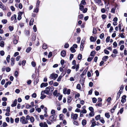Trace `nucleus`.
Segmentation results:
<instances>
[{"instance_id":"obj_61","label":"nucleus","mask_w":127,"mask_h":127,"mask_svg":"<svg viewBox=\"0 0 127 127\" xmlns=\"http://www.w3.org/2000/svg\"><path fill=\"white\" fill-rule=\"evenodd\" d=\"M1 22L3 24H6L7 22V20L6 19H3L2 20Z\"/></svg>"},{"instance_id":"obj_12","label":"nucleus","mask_w":127,"mask_h":127,"mask_svg":"<svg viewBox=\"0 0 127 127\" xmlns=\"http://www.w3.org/2000/svg\"><path fill=\"white\" fill-rule=\"evenodd\" d=\"M48 85L47 83H42L40 85V87L42 88L43 87H45Z\"/></svg>"},{"instance_id":"obj_34","label":"nucleus","mask_w":127,"mask_h":127,"mask_svg":"<svg viewBox=\"0 0 127 127\" xmlns=\"http://www.w3.org/2000/svg\"><path fill=\"white\" fill-rule=\"evenodd\" d=\"M89 116L90 117L93 116L95 115L94 112H91L89 114Z\"/></svg>"},{"instance_id":"obj_57","label":"nucleus","mask_w":127,"mask_h":127,"mask_svg":"<svg viewBox=\"0 0 127 127\" xmlns=\"http://www.w3.org/2000/svg\"><path fill=\"white\" fill-rule=\"evenodd\" d=\"M73 57L74 55L73 54H70V55L69 60H71L73 58Z\"/></svg>"},{"instance_id":"obj_48","label":"nucleus","mask_w":127,"mask_h":127,"mask_svg":"<svg viewBox=\"0 0 127 127\" xmlns=\"http://www.w3.org/2000/svg\"><path fill=\"white\" fill-rule=\"evenodd\" d=\"M95 73L96 74V77H98L99 75V73L98 70H96L95 71Z\"/></svg>"},{"instance_id":"obj_36","label":"nucleus","mask_w":127,"mask_h":127,"mask_svg":"<svg viewBox=\"0 0 127 127\" xmlns=\"http://www.w3.org/2000/svg\"><path fill=\"white\" fill-rule=\"evenodd\" d=\"M63 77V76H62V75H60V76H59L58 77V79L57 80V81L58 82H59L61 81V79Z\"/></svg>"},{"instance_id":"obj_16","label":"nucleus","mask_w":127,"mask_h":127,"mask_svg":"<svg viewBox=\"0 0 127 127\" xmlns=\"http://www.w3.org/2000/svg\"><path fill=\"white\" fill-rule=\"evenodd\" d=\"M117 7V5L116 6L112 8L111 10V12L114 13H115V10Z\"/></svg>"},{"instance_id":"obj_9","label":"nucleus","mask_w":127,"mask_h":127,"mask_svg":"<svg viewBox=\"0 0 127 127\" xmlns=\"http://www.w3.org/2000/svg\"><path fill=\"white\" fill-rule=\"evenodd\" d=\"M79 67V64H77L76 66L74 65L73 66L71 67V68L75 69V68L76 69V71H77L78 70V69Z\"/></svg>"},{"instance_id":"obj_37","label":"nucleus","mask_w":127,"mask_h":127,"mask_svg":"<svg viewBox=\"0 0 127 127\" xmlns=\"http://www.w3.org/2000/svg\"><path fill=\"white\" fill-rule=\"evenodd\" d=\"M101 119H100V121L101 122L102 124H104L105 123V121L103 118L102 117L101 118Z\"/></svg>"},{"instance_id":"obj_41","label":"nucleus","mask_w":127,"mask_h":127,"mask_svg":"<svg viewBox=\"0 0 127 127\" xmlns=\"http://www.w3.org/2000/svg\"><path fill=\"white\" fill-rule=\"evenodd\" d=\"M86 3L85 0H82L80 4H82L83 5H85L86 4Z\"/></svg>"},{"instance_id":"obj_35","label":"nucleus","mask_w":127,"mask_h":127,"mask_svg":"<svg viewBox=\"0 0 127 127\" xmlns=\"http://www.w3.org/2000/svg\"><path fill=\"white\" fill-rule=\"evenodd\" d=\"M69 44L68 43H65L64 45V47L65 48H67L69 47Z\"/></svg>"},{"instance_id":"obj_26","label":"nucleus","mask_w":127,"mask_h":127,"mask_svg":"<svg viewBox=\"0 0 127 127\" xmlns=\"http://www.w3.org/2000/svg\"><path fill=\"white\" fill-rule=\"evenodd\" d=\"M101 118L100 115L96 116L95 117V119L96 120H97Z\"/></svg>"},{"instance_id":"obj_45","label":"nucleus","mask_w":127,"mask_h":127,"mask_svg":"<svg viewBox=\"0 0 127 127\" xmlns=\"http://www.w3.org/2000/svg\"><path fill=\"white\" fill-rule=\"evenodd\" d=\"M111 97H108V98L106 100L107 102L110 103L111 102L110 101L111 100Z\"/></svg>"},{"instance_id":"obj_46","label":"nucleus","mask_w":127,"mask_h":127,"mask_svg":"<svg viewBox=\"0 0 127 127\" xmlns=\"http://www.w3.org/2000/svg\"><path fill=\"white\" fill-rule=\"evenodd\" d=\"M76 88L77 89L80 90L81 89V86L79 84H77Z\"/></svg>"},{"instance_id":"obj_60","label":"nucleus","mask_w":127,"mask_h":127,"mask_svg":"<svg viewBox=\"0 0 127 127\" xmlns=\"http://www.w3.org/2000/svg\"><path fill=\"white\" fill-rule=\"evenodd\" d=\"M102 104L101 103H98L95 104V105L96 106H98L99 107H101L102 106Z\"/></svg>"},{"instance_id":"obj_31","label":"nucleus","mask_w":127,"mask_h":127,"mask_svg":"<svg viewBox=\"0 0 127 127\" xmlns=\"http://www.w3.org/2000/svg\"><path fill=\"white\" fill-rule=\"evenodd\" d=\"M93 102L94 103H95L96 102L97 99L95 97H93L92 99Z\"/></svg>"},{"instance_id":"obj_15","label":"nucleus","mask_w":127,"mask_h":127,"mask_svg":"<svg viewBox=\"0 0 127 127\" xmlns=\"http://www.w3.org/2000/svg\"><path fill=\"white\" fill-rule=\"evenodd\" d=\"M87 122L85 119L83 120L82 122V124L83 126H85L87 124Z\"/></svg>"},{"instance_id":"obj_33","label":"nucleus","mask_w":127,"mask_h":127,"mask_svg":"<svg viewBox=\"0 0 127 127\" xmlns=\"http://www.w3.org/2000/svg\"><path fill=\"white\" fill-rule=\"evenodd\" d=\"M104 53L108 55L109 53V52L107 50L105 49L104 50Z\"/></svg>"},{"instance_id":"obj_64","label":"nucleus","mask_w":127,"mask_h":127,"mask_svg":"<svg viewBox=\"0 0 127 127\" xmlns=\"http://www.w3.org/2000/svg\"><path fill=\"white\" fill-rule=\"evenodd\" d=\"M82 113L86 114L87 113V111L86 109H83L81 111H80Z\"/></svg>"},{"instance_id":"obj_39","label":"nucleus","mask_w":127,"mask_h":127,"mask_svg":"<svg viewBox=\"0 0 127 127\" xmlns=\"http://www.w3.org/2000/svg\"><path fill=\"white\" fill-rule=\"evenodd\" d=\"M89 110L91 111V112H94V109L92 107H90L89 108Z\"/></svg>"},{"instance_id":"obj_22","label":"nucleus","mask_w":127,"mask_h":127,"mask_svg":"<svg viewBox=\"0 0 127 127\" xmlns=\"http://www.w3.org/2000/svg\"><path fill=\"white\" fill-rule=\"evenodd\" d=\"M34 21V19L33 18H32L30 21L29 23V25L30 26H31L32 25H33V22Z\"/></svg>"},{"instance_id":"obj_29","label":"nucleus","mask_w":127,"mask_h":127,"mask_svg":"<svg viewBox=\"0 0 127 127\" xmlns=\"http://www.w3.org/2000/svg\"><path fill=\"white\" fill-rule=\"evenodd\" d=\"M118 20V18L117 17H114V18H113V21H114L115 23L116 24L117 23V21Z\"/></svg>"},{"instance_id":"obj_30","label":"nucleus","mask_w":127,"mask_h":127,"mask_svg":"<svg viewBox=\"0 0 127 127\" xmlns=\"http://www.w3.org/2000/svg\"><path fill=\"white\" fill-rule=\"evenodd\" d=\"M58 91L57 90H55L53 92V94L54 96H56L57 95V93Z\"/></svg>"},{"instance_id":"obj_11","label":"nucleus","mask_w":127,"mask_h":127,"mask_svg":"<svg viewBox=\"0 0 127 127\" xmlns=\"http://www.w3.org/2000/svg\"><path fill=\"white\" fill-rule=\"evenodd\" d=\"M23 14L22 12L20 11L18 13V15L17 18V19L19 20H20L22 18L21 16Z\"/></svg>"},{"instance_id":"obj_14","label":"nucleus","mask_w":127,"mask_h":127,"mask_svg":"<svg viewBox=\"0 0 127 127\" xmlns=\"http://www.w3.org/2000/svg\"><path fill=\"white\" fill-rule=\"evenodd\" d=\"M17 104V100L15 99L14 102L11 105V106L12 107H14L16 106Z\"/></svg>"},{"instance_id":"obj_5","label":"nucleus","mask_w":127,"mask_h":127,"mask_svg":"<svg viewBox=\"0 0 127 127\" xmlns=\"http://www.w3.org/2000/svg\"><path fill=\"white\" fill-rule=\"evenodd\" d=\"M57 115L56 114L50 116L49 118V120L51 122L55 121L56 119Z\"/></svg>"},{"instance_id":"obj_18","label":"nucleus","mask_w":127,"mask_h":127,"mask_svg":"<svg viewBox=\"0 0 127 127\" xmlns=\"http://www.w3.org/2000/svg\"><path fill=\"white\" fill-rule=\"evenodd\" d=\"M96 52L94 51H93L91 52L90 53V56L93 57L95 56V55L96 54Z\"/></svg>"},{"instance_id":"obj_10","label":"nucleus","mask_w":127,"mask_h":127,"mask_svg":"<svg viewBox=\"0 0 127 127\" xmlns=\"http://www.w3.org/2000/svg\"><path fill=\"white\" fill-rule=\"evenodd\" d=\"M66 51L64 50L62 51L61 53V55L63 57H64L66 55Z\"/></svg>"},{"instance_id":"obj_32","label":"nucleus","mask_w":127,"mask_h":127,"mask_svg":"<svg viewBox=\"0 0 127 127\" xmlns=\"http://www.w3.org/2000/svg\"><path fill=\"white\" fill-rule=\"evenodd\" d=\"M93 57H89L87 59V61L89 62H91L93 58Z\"/></svg>"},{"instance_id":"obj_27","label":"nucleus","mask_w":127,"mask_h":127,"mask_svg":"<svg viewBox=\"0 0 127 127\" xmlns=\"http://www.w3.org/2000/svg\"><path fill=\"white\" fill-rule=\"evenodd\" d=\"M79 9L81 11H83L84 8V6L83 5L81 6V4H80L79 5Z\"/></svg>"},{"instance_id":"obj_44","label":"nucleus","mask_w":127,"mask_h":127,"mask_svg":"<svg viewBox=\"0 0 127 127\" xmlns=\"http://www.w3.org/2000/svg\"><path fill=\"white\" fill-rule=\"evenodd\" d=\"M97 30L95 28H94L93 29V34H95L96 33Z\"/></svg>"},{"instance_id":"obj_50","label":"nucleus","mask_w":127,"mask_h":127,"mask_svg":"<svg viewBox=\"0 0 127 127\" xmlns=\"http://www.w3.org/2000/svg\"><path fill=\"white\" fill-rule=\"evenodd\" d=\"M73 121L74 122H73V124L74 125H76L77 126H78L79 125L78 121Z\"/></svg>"},{"instance_id":"obj_51","label":"nucleus","mask_w":127,"mask_h":127,"mask_svg":"<svg viewBox=\"0 0 127 127\" xmlns=\"http://www.w3.org/2000/svg\"><path fill=\"white\" fill-rule=\"evenodd\" d=\"M124 111V108L123 107H122L120 109V110L119 111V112L121 114H122Z\"/></svg>"},{"instance_id":"obj_17","label":"nucleus","mask_w":127,"mask_h":127,"mask_svg":"<svg viewBox=\"0 0 127 127\" xmlns=\"http://www.w3.org/2000/svg\"><path fill=\"white\" fill-rule=\"evenodd\" d=\"M11 65L12 66H13L14 64V59L13 58H11Z\"/></svg>"},{"instance_id":"obj_52","label":"nucleus","mask_w":127,"mask_h":127,"mask_svg":"<svg viewBox=\"0 0 127 127\" xmlns=\"http://www.w3.org/2000/svg\"><path fill=\"white\" fill-rule=\"evenodd\" d=\"M52 56V53L51 52H50L48 54V58H50Z\"/></svg>"},{"instance_id":"obj_1","label":"nucleus","mask_w":127,"mask_h":127,"mask_svg":"<svg viewBox=\"0 0 127 127\" xmlns=\"http://www.w3.org/2000/svg\"><path fill=\"white\" fill-rule=\"evenodd\" d=\"M46 89L44 91H42L41 93V96L40 97V98L41 99H43L46 97L45 95H43L44 93L46 94H48V87L46 88Z\"/></svg>"},{"instance_id":"obj_21","label":"nucleus","mask_w":127,"mask_h":127,"mask_svg":"<svg viewBox=\"0 0 127 127\" xmlns=\"http://www.w3.org/2000/svg\"><path fill=\"white\" fill-rule=\"evenodd\" d=\"M82 58V54H78V57L77 59H78L79 60H81Z\"/></svg>"},{"instance_id":"obj_53","label":"nucleus","mask_w":127,"mask_h":127,"mask_svg":"<svg viewBox=\"0 0 127 127\" xmlns=\"http://www.w3.org/2000/svg\"><path fill=\"white\" fill-rule=\"evenodd\" d=\"M79 18L80 19H82L83 18V14H80L79 15Z\"/></svg>"},{"instance_id":"obj_54","label":"nucleus","mask_w":127,"mask_h":127,"mask_svg":"<svg viewBox=\"0 0 127 127\" xmlns=\"http://www.w3.org/2000/svg\"><path fill=\"white\" fill-rule=\"evenodd\" d=\"M84 47V45H80V50L81 51H83Z\"/></svg>"},{"instance_id":"obj_42","label":"nucleus","mask_w":127,"mask_h":127,"mask_svg":"<svg viewBox=\"0 0 127 127\" xmlns=\"http://www.w3.org/2000/svg\"><path fill=\"white\" fill-rule=\"evenodd\" d=\"M0 46L1 47H3L4 46V42L2 41L0 42Z\"/></svg>"},{"instance_id":"obj_2","label":"nucleus","mask_w":127,"mask_h":127,"mask_svg":"<svg viewBox=\"0 0 127 127\" xmlns=\"http://www.w3.org/2000/svg\"><path fill=\"white\" fill-rule=\"evenodd\" d=\"M58 75L57 74L53 73L50 75L49 78L50 79H53V80H55L58 77Z\"/></svg>"},{"instance_id":"obj_49","label":"nucleus","mask_w":127,"mask_h":127,"mask_svg":"<svg viewBox=\"0 0 127 127\" xmlns=\"http://www.w3.org/2000/svg\"><path fill=\"white\" fill-rule=\"evenodd\" d=\"M113 45L114 48H116L117 46V44L116 41H115L113 43Z\"/></svg>"},{"instance_id":"obj_62","label":"nucleus","mask_w":127,"mask_h":127,"mask_svg":"<svg viewBox=\"0 0 127 127\" xmlns=\"http://www.w3.org/2000/svg\"><path fill=\"white\" fill-rule=\"evenodd\" d=\"M101 49L100 46H97L96 48L95 49L97 51H99Z\"/></svg>"},{"instance_id":"obj_24","label":"nucleus","mask_w":127,"mask_h":127,"mask_svg":"<svg viewBox=\"0 0 127 127\" xmlns=\"http://www.w3.org/2000/svg\"><path fill=\"white\" fill-rule=\"evenodd\" d=\"M91 122L92 123V124L91 127H94L96 125V124L95 123L96 122L95 121L94 122H93L91 121Z\"/></svg>"},{"instance_id":"obj_4","label":"nucleus","mask_w":127,"mask_h":127,"mask_svg":"<svg viewBox=\"0 0 127 127\" xmlns=\"http://www.w3.org/2000/svg\"><path fill=\"white\" fill-rule=\"evenodd\" d=\"M48 95H51L52 94V93L54 90L53 86L48 87Z\"/></svg>"},{"instance_id":"obj_8","label":"nucleus","mask_w":127,"mask_h":127,"mask_svg":"<svg viewBox=\"0 0 127 127\" xmlns=\"http://www.w3.org/2000/svg\"><path fill=\"white\" fill-rule=\"evenodd\" d=\"M127 97V96L126 95H123L121 97L122 99L121 100V102L122 103H124L125 102H126V98Z\"/></svg>"},{"instance_id":"obj_25","label":"nucleus","mask_w":127,"mask_h":127,"mask_svg":"<svg viewBox=\"0 0 127 127\" xmlns=\"http://www.w3.org/2000/svg\"><path fill=\"white\" fill-rule=\"evenodd\" d=\"M105 117L107 118H109L110 117V115H109L108 113H105Z\"/></svg>"},{"instance_id":"obj_20","label":"nucleus","mask_w":127,"mask_h":127,"mask_svg":"<svg viewBox=\"0 0 127 127\" xmlns=\"http://www.w3.org/2000/svg\"><path fill=\"white\" fill-rule=\"evenodd\" d=\"M90 39L91 42H94L95 41L94 37L93 36H91Z\"/></svg>"},{"instance_id":"obj_43","label":"nucleus","mask_w":127,"mask_h":127,"mask_svg":"<svg viewBox=\"0 0 127 127\" xmlns=\"http://www.w3.org/2000/svg\"><path fill=\"white\" fill-rule=\"evenodd\" d=\"M118 103L116 104L113 107L112 109H111V110L112 111V110H113V111H114L115 110L118 104Z\"/></svg>"},{"instance_id":"obj_19","label":"nucleus","mask_w":127,"mask_h":127,"mask_svg":"<svg viewBox=\"0 0 127 127\" xmlns=\"http://www.w3.org/2000/svg\"><path fill=\"white\" fill-rule=\"evenodd\" d=\"M69 50L72 53H74L76 51V50L73 47H70Z\"/></svg>"},{"instance_id":"obj_56","label":"nucleus","mask_w":127,"mask_h":127,"mask_svg":"<svg viewBox=\"0 0 127 127\" xmlns=\"http://www.w3.org/2000/svg\"><path fill=\"white\" fill-rule=\"evenodd\" d=\"M125 46L124 45H122L120 47V50L121 51H122L124 49Z\"/></svg>"},{"instance_id":"obj_7","label":"nucleus","mask_w":127,"mask_h":127,"mask_svg":"<svg viewBox=\"0 0 127 127\" xmlns=\"http://www.w3.org/2000/svg\"><path fill=\"white\" fill-rule=\"evenodd\" d=\"M71 118L73 119V120H75L77 119L78 117V115L77 114H74L72 113L71 114Z\"/></svg>"},{"instance_id":"obj_55","label":"nucleus","mask_w":127,"mask_h":127,"mask_svg":"<svg viewBox=\"0 0 127 127\" xmlns=\"http://www.w3.org/2000/svg\"><path fill=\"white\" fill-rule=\"evenodd\" d=\"M91 73L90 71H88L87 73V76L88 77H91Z\"/></svg>"},{"instance_id":"obj_3","label":"nucleus","mask_w":127,"mask_h":127,"mask_svg":"<svg viewBox=\"0 0 127 127\" xmlns=\"http://www.w3.org/2000/svg\"><path fill=\"white\" fill-rule=\"evenodd\" d=\"M63 93L65 95L67 94L69 95L70 94L71 90L69 89H67L66 88H65L63 90Z\"/></svg>"},{"instance_id":"obj_6","label":"nucleus","mask_w":127,"mask_h":127,"mask_svg":"<svg viewBox=\"0 0 127 127\" xmlns=\"http://www.w3.org/2000/svg\"><path fill=\"white\" fill-rule=\"evenodd\" d=\"M25 119V117L23 116L20 118V121L22 124H26L28 123V121H26Z\"/></svg>"},{"instance_id":"obj_28","label":"nucleus","mask_w":127,"mask_h":127,"mask_svg":"<svg viewBox=\"0 0 127 127\" xmlns=\"http://www.w3.org/2000/svg\"><path fill=\"white\" fill-rule=\"evenodd\" d=\"M104 37V34L102 33L99 35V38L101 39H103Z\"/></svg>"},{"instance_id":"obj_58","label":"nucleus","mask_w":127,"mask_h":127,"mask_svg":"<svg viewBox=\"0 0 127 127\" xmlns=\"http://www.w3.org/2000/svg\"><path fill=\"white\" fill-rule=\"evenodd\" d=\"M77 40L78 41H77V43H80L81 40V37H78L77 38Z\"/></svg>"},{"instance_id":"obj_63","label":"nucleus","mask_w":127,"mask_h":127,"mask_svg":"<svg viewBox=\"0 0 127 127\" xmlns=\"http://www.w3.org/2000/svg\"><path fill=\"white\" fill-rule=\"evenodd\" d=\"M19 120V119L18 118H17L15 119V122L16 123H18Z\"/></svg>"},{"instance_id":"obj_13","label":"nucleus","mask_w":127,"mask_h":127,"mask_svg":"<svg viewBox=\"0 0 127 127\" xmlns=\"http://www.w3.org/2000/svg\"><path fill=\"white\" fill-rule=\"evenodd\" d=\"M108 58V56H105L103 57L102 59V61L104 62H105L107 61V60Z\"/></svg>"},{"instance_id":"obj_40","label":"nucleus","mask_w":127,"mask_h":127,"mask_svg":"<svg viewBox=\"0 0 127 127\" xmlns=\"http://www.w3.org/2000/svg\"><path fill=\"white\" fill-rule=\"evenodd\" d=\"M112 53L114 54H117L118 53L117 50L116 49H114L113 50Z\"/></svg>"},{"instance_id":"obj_23","label":"nucleus","mask_w":127,"mask_h":127,"mask_svg":"<svg viewBox=\"0 0 127 127\" xmlns=\"http://www.w3.org/2000/svg\"><path fill=\"white\" fill-rule=\"evenodd\" d=\"M124 33L123 32H122L120 34H119L118 35L119 36H120L121 38H124L125 37L124 35Z\"/></svg>"},{"instance_id":"obj_47","label":"nucleus","mask_w":127,"mask_h":127,"mask_svg":"<svg viewBox=\"0 0 127 127\" xmlns=\"http://www.w3.org/2000/svg\"><path fill=\"white\" fill-rule=\"evenodd\" d=\"M110 37V36H108L106 40V43L108 42L109 41Z\"/></svg>"},{"instance_id":"obj_59","label":"nucleus","mask_w":127,"mask_h":127,"mask_svg":"<svg viewBox=\"0 0 127 127\" xmlns=\"http://www.w3.org/2000/svg\"><path fill=\"white\" fill-rule=\"evenodd\" d=\"M63 115L62 114H60L59 115V119L60 120H63Z\"/></svg>"},{"instance_id":"obj_38","label":"nucleus","mask_w":127,"mask_h":127,"mask_svg":"<svg viewBox=\"0 0 127 127\" xmlns=\"http://www.w3.org/2000/svg\"><path fill=\"white\" fill-rule=\"evenodd\" d=\"M32 48L31 47H29L26 50V51L27 53H29L31 51Z\"/></svg>"}]
</instances>
